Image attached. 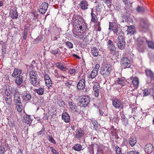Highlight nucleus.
Masks as SVG:
<instances>
[{
  "label": "nucleus",
  "mask_w": 154,
  "mask_h": 154,
  "mask_svg": "<svg viewBox=\"0 0 154 154\" xmlns=\"http://www.w3.org/2000/svg\"><path fill=\"white\" fill-rule=\"evenodd\" d=\"M72 20L74 21L73 26L75 31L81 33L86 30L87 28V25L81 16L77 14L74 15Z\"/></svg>",
  "instance_id": "obj_1"
},
{
  "label": "nucleus",
  "mask_w": 154,
  "mask_h": 154,
  "mask_svg": "<svg viewBox=\"0 0 154 154\" xmlns=\"http://www.w3.org/2000/svg\"><path fill=\"white\" fill-rule=\"evenodd\" d=\"M101 68L100 73L104 77L109 76L112 69L111 65L107 63H104Z\"/></svg>",
  "instance_id": "obj_2"
},
{
  "label": "nucleus",
  "mask_w": 154,
  "mask_h": 154,
  "mask_svg": "<svg viewBox=\"0 0 154 154\" xmlns=\"http://www.w3.org/2000/svg\"><path fill=\"white\" fill-rule=\"evenodd\" d=\"M10 94L13 95L14 103H20L21 101L20 95L18 90L17 88H11L10 90Z\"/></svg>",
  "instance_id": "obj_3"
},
{
  "label": "nucleus",
  "mask_w": 154,
  "mask_h": 154,
  "mask_svg": "<svg viewBox=\"0 0 154 154\" xmlns=\"http://www.w3.org/2000/svg\"><path fill=\"white\" fill-rule=\"evenodd\" d=\"M91 97L88 95H84L80 97V105L82 107H86L89 104Z\"/></svg>",
  "instance_id": "obj_4"
},
{
  "label": "nucleus",
  "mask_w": 154,
  "mask_h": 154,
  "mask_svg": "<svg viewBox=\"0 0 154 154\" xmlns=\"http://www.w3.org/2000/svg\"><path fill=\"white\" fill-rule=\"evenodd\" d=\"M37 74L33 71L32 70L30 71V82L34 86H36L38 84L37 82Z\"/></svg>",
  "instance_id": "obj_5"
},
{
  "label": "nucleus",
  "mask_w": 154,
  "mask_h": 154,
  "mask_svg": "<svg viewBox=\"0 0 154 154\" xmlns=\"http://www.w3.org/2000/svg\"><path fill=\"white\" fill-rule=\"evenodd\" d=\"M124 35L119 36L118 38L117 45L119 48L121 50L124 49L125 46V42L124 39Z\"/></svg>",
  "instance_id": "obj_6"
},
{
  "label": "nucleus",
  "mask_w": 154,
  "mask_h": 154,
  "mask_svg": "<svg viewBox=\"0 0 154 154\" xmlns=\"http://www.w3.org/2000/svg\"><path fill=\"white\" fill-rule=\"evenodd\" d=\"M112 105L116 109H121L123 108V104L121 100L117 98L112 100Z\"/></svg>",
  "instance_id": "obj_7"
},
{
  "label": "nucleus",
  "mask_w": 154,
  "mask_h": 154,
  "mask_svg": "<svg viewBox=\"0 0 154 154\" xmlns=\"http://www.w3.org/2000/svg\"><path fill=\"white\" fill-rule=\"evenodd\" d=\"M147 40L144 37L139 38L137 41V45L138 46V48L140 49L143 48L145 45L146 43Z\"/></svg>",
  "instance_id": "obj_8"
},
{
  "label": "nucleus",
  "mask_w": 154,
  "mask_h": 154,
  "mask_svg": "<svg viewBox=\"0 0 154 154\" xmlns=\"http://www.w3.org/2000/svg\"><path fill=\"white\" fill-rule=\"evenodd\" d=\"M123 65L126 68H131V62L126 57H123L121 60Z\"/></svg>",
  "instance_id": "obj_9"
},
{
  "label": "nucleus",
  "mask_w": 154,
  "mask_h": 154,
  "mask_svg": "<svg viewBox=\"0 0 154 154\" xmlns=\"http://www.w3.org/2000/svg\"><path fill=\"white\" fill-rule=\"evenodd\" d=\"M21 97L23 101H28L30 100L32 97L31 94L30 93H27L26 91H24L21 94Z\"/></svg>",
  "instance_id": "obj_10"
},
{
  "label": "nucleus",
  "mask_w": 154,
  "mask_h": 154,
  "mask_svg": "<svg viewBox=\"0 0 154 154\" xmlns=\"http://www.w3.org/2000/svg\"><path fill=\"white\" fill-rule=\"evenodd\" d=\"M48 7V4L45 2L42 4L41 8H39V12L42 14H45L47 10Z\"/></svg>",
  "instance_id": "obj_11"
},
{
  "label": "nucleus",
  "mask_w": 154,
  "mask_h": 154,
  "mask_svg": "<svg viewBox=\"0 0 154 154\" xmlns=\"http://www.w3.org/2000/svg\"><path fill=\"white\" fill-rule=\"evenodd\" d=\"M85 79H82L79 80L77 84V87L79 90H82L85 88Z\"/></svg>",
  "instance_id": "obj_12"
},
{
  "label": "nucleus",
  "mask_w": 154,
  "mask_h": 154,
  "mask_svg": "<svg viewBox=\"0 0 154 154\" xmlns=\"http://www.w3.org/2000/svg\"><path fill=\"white\" fill-rule=\"evenodd\" d=\"M79 8L82 10H85L88 8V2L86 0H83L79 4Z\"/></svg>",
  "instance_id": "obj_13"
},
{
  "label": "nucleus",
  "mask_w": 154,
  "mask_h": 154,
  "mask_svg": "<svg viewBox=\"0 0 154 154\" xmlns=\"http://www.w3.org/2000/svg\"><path fill=\"white\" fill-rule=\"evenodd\" d=\"M146 74L148 78L150 79L151 82L152 83V82H154V73L151 70L147 69L146 70Z\"/></svg>",
  "instance_id": "obj_14"
},
{
  "label": "nucleus",
  "mask_w": 154,
  "mask_h": 154,
  "mask_svg": "<svg viewBox=\"0 0 154 154\" xmlns=\"http://www.w3.org/2000/svg\"><path fill=\"white\" fill-rule=\"evenodd\" d=\"M84 134V131L81 128L77 129L75 131V137L78 139H80Z\"/></svg>",
  "instance_id": "obj_15"
},
{
  "label": "nucleus",
  "mask_w": 154,
  "mask_h": 154,
  "mask_svg": "<svg viewBox=\"0 0 154 154\" xmlns=\"http://www.w3.org/2000/svg\"><path fill=\"white\" fill-rule=\"evenodd\" d=\"M111 30L114 33V35H118L119 36H122L124 35V34L122 31L119 29L118 26L115 27L111 29Z\"/></svg>",
  "instance_id": "obj_16"
},
{
  "label": "nucleus",
  "mask_w": 154,
  "mask_h": 154,
  "mask_svg": "<svg viewBox=\"0 0 154 154\" xmlns=\"http://www.w3.org/2000/svg\"><path fill=\"white\" fill-rule=\"evenodd\" d=\"M70 109L72 111L75 112H79V110L77 108L75 104L72 101H69L68 103Z\"/></svg>",
  "instance_id": "obj_17"
},
{
  "label": "nucleus",
  "mask_w": 154,
  "mask_h": 154,
  "mask_svg": "<svg viewBox=\"0 0 154 154\" xmlns=\"http://www.w3.org/2000/svg\"><path fill=\"white\" fill-rule=\"evenodd\" d=\"M62 118L66 123L69 122L70 120V116L67 112H66L63 113Z\"/></svg>",
  "instance_id": "obj_18"
},
{
  "label": "nucleus",
  "mask_w": 154,
  "mask_h": 154,
  "mask_svg": "<svg viewBox=\"0 0 154 154\" xmlns=\"http://www.w3.org/2000/svg\"><path fill=\"white\" fill-rule=\"evenodd\" d=\"M145 151L147 153L151 152L153 150V146L151 143H148L145 146Z\"/></svg>",
  "instance_id": "obj_19"
},
{
  "label": "nucleus",
  "mask_w": 154,
  "mask_h": 154,
  "mask_svg": "<svg viewBox=\"0 0 154 154\" xmlns=\"http://www.w3.org/2000/svg\"><path fill=\"white\" fill-rule=\"evenodd\" d=\"M148 26L147 21L143 18L141 19L140 27L143 29H146Z\"/></svg>",
  "instance_id": "obj_20"
},
{
  "label": "nucleus",
  "mask_w": 154,
  "mask_h": 154,
  "mask_svg": "<svg viewBox=\"0 0 154 154\" xmlns=\"http://www.w3.org/2000/svg\"><path fill=\"white\" fill-rule=\"evenodd\" d=\"M10 15L13 19H16L18 17V13L17 10L15 8L11 9L10 11Z\"/></svg>",
  "instance_id": "obj_21"
},
{
  "label": "nucleus",
  "mask_w": 154,
  "mask_h": 154,
  "mask_svg": "<svg viewBox=\"0 0 154 154\" xmlns=\"http://www.w3.org/2000/svg\"><path fill=\"white\" fill-rule=\"evenodd\" d=\"M22 73V71L21 70L15 68L14 70L13 73L12 74V76L14 78H16L18 75H22L21 74Z\"/></svg>",
  "instance_id": "obj_22"
},
{
  "label": "nucleus",
  "mask_w": 154,
  "mask_h": 154,
  "mask_svg": "<svg viewBox=\"0 0 154 154\" xmlns=\"http://www.w3.org/2000/svg\"><path fill=\"white\" fill-rule=\"evenodd\" d=\"M15 80V82L17 85L21 84L23 81V77L22 75H18L17 77Z\"/></svg>",
  "instance_id": "obj_23"
},
{
  "label": "nucleus",
  "mask_w": 154,
  "mask_h": 154,
  "mask_svg": "<svg viewBox=\"0 0 154 154\" xmlns=\"http://www.w3.org/2000/svg\"><path fill=\"white\" fill-rule=\"evenodd\" d=\"M91 53L94 57H97L98 55L99 50L96 47H93L91 49Z\"/></svg>",
  "instance_id": "obj_24"
},
{
  "label": "nucleus",
  "mask_w": 154,
  "mask_h": 154,
  "mask_svg": "<svg viewBox=\"0 0 154 154\" xmlns=\"http://www.w3.org/2000/svg\"><path fill=\"white\" fill-rule=\"evenodd\" d=\"M56 65L57 68L61 70L66 71L67 70V68L64 66L61 63H57Z\"/></svg>",
  "instance_id": "obj_25"
},
{
  "label": "nucleus",
  "mask_w": 154,
  "mask_h": 154,
  "mask_svg": "<svg viewBox=\"0 0 154 154\" xmlns=\"http://www.w3.org/2000/svg\"><path fill=\"white\" fill-rule=\"evenodd\" d=\"M45 90L44 88L40 87L37 89H35L34 91L36 92L39 95H42L44 94Z\"/></svg>",
  "instance_id": "obj_26"
},
{
  "label": "nucleus",
  "mask_w": 154,
  "mask_h": 154,
  "mask_svg": "<svg viewBox=\"0 0 154 154\" xmlns=\"http://www.w3.org/2000/svg\"><path fill=\"white\" fill-rule=\"evenodd\" d=\"M132 83L135 88H137L138 87L139 84V81L138 78L137 77L134 78L132 79Z\"/></svg>",
  "instance_id": "obj_27"
},
{
  "label": "nucleus",
  "mask_w": 154,
  "mask_h": 154,
  "mask_svg": "<svg viewBox=\"0 0 154 154\" xmlns=\"http://www.w3.org/2000/svg\"><path fill=\"white\" fill-rule=\"evenodd\" d=\"M107 48L109 50L111 49V48H116L115 45L113 44V42L110 40H109L107 42Z\"/></svg>",
  "instance_id": "obj_28"
},
{
  "label": "nucleus",
  "mask_w": 154,
  "mask_h": 154,
  "mask_svg": "<svg viewBox=\"0 0 154 154\" xmlns=\"http://www.w3.org/2000/svg\"><path fill=\"white\" fill-rule=\"evenodd\" d=\"M24 119L25 122L28 124H31L32 121V120L31 119L30 116H29L26 115L24 116Z\"/></svg>",
  "instance_id": "obj_29"
},
{
  "label": "nucleus",
  "mask_w": 154,
  "mask_h": 154,
  "mask_svg": "<svg viewBox=\"0 0 154 154\" xmlns=\"http://www.w3.org/2000/svg\"><path fill=\"white\" fill-rule=\"evenodd\" d=\"M127 31L128 34H133L135 32L134 26H129L128 27Z\"/></svg>",
  "instance_id": "obj_30"
},
{
  "label": "nucleus",
  "mask_w": 154,
  "mask_h": 154,
  "mask_svg": "<svg viewBox=\"0 0 154 154\" xmlns=\"http://www.w3.org/2000/svg\"><path fill=\"white\" fill-rule=\"evenodd\" d=\"M15 104L16 105V108L17 111L19 112H21L23 109V106L21 101L20 102V103L19 102L15 103Z\"/></svg>",
  "instance_id": "obj_31"
},
{
  "label": "nucleus",
  "mask_w": 154,
  "mask_h": 154,
  "mask_svg": "<svg viewBox=\"0 0 154 154\" xmlns=\"http://www.w3.org/2000/svg\"><path fill=\"white\" fill-rule=\"evenodd\" d=\"M137 142L136 138H131L129 140V143L132 147L136 144Z\"/></svg>",
  "instance_id": "obj_32"
},
{
  "label": "nucleus",
  "mask_w": 154,
  "mask_h": 154,
  "mask_svg": "<svg viewBox=\"0 0 154 154\" xmlns=\"http://www.w3.org/2000/svg\"><path fill=\"white\" fill-rule=\"evenodd\" d=\"M82 146L80 144L77 143L75 145L73 148L75 151H79L82 150Z\"/></svg>",
  "instance_id": "obj_33"
},
{
  "label": "nucleus",
  "mask_w": 154,
  "mask_h": 154,
  "mask_svg": "<svg viewBox=\"0 0 154 154\" xmlns=\"http://www.w3.org/2000/svg\"><path fill=\"white\" fill-rule=\"evenodd\" d=\"M51 52L54 55L56 54L60 55L62 53L58 48L53 49L51 51Z\"/></svg>",
  "instance_id": "obj_34"
},
{
  "label": "nucleus",
  "mask_w": 154,
  "mask_h": 154,
  "mask_svg": "<svg viewBox=\"0 0 154 154\" xmlns=\"http://www.w3.org/2000/svg\"><path fill=\"white\" fill-rule=\"evenodd\" d=\"M4 98L6 102L8 105H11L12 103V98L10 96L9 97H7L6 96H4Z\"/></svg>",
  "instance_id": "obj_35"
},
{
  "label": "nucleus",
  "mask_w": 154,
  "mask_h": 154,
  "mask_svg": "<svg viewBox=\"0 0 154 154\" xmlns=\"http://www.w3.org/2000/svg\"><path fill=\"white\" fill-rule=\"evenodd\" d=\"M91 15L92 16V18L91 19V21L92 22L95 23L96 22L97 20V18L96 15L93 13V9H92V12L91 13Z\"/></svg>",
  "instance_id": "obj_36"
},
{
  "label": "nucleus",
  "mask_w": 154,
  "mask_h": 154,
  "mask_svg": "<svg viewBox=\"0 0 154 154\" xmlns=\"http://www.w3.org/2000/svg\"><path fill=\"white\" fill-rule=\"evenodd\" d=\"M94 144H91L88 147L89 152L90 154H94Z\"/></svg>",
  "instance_id": "obj_37"
},
{
  "label": "nucleus",
  "mask_w": 154,
  "mask_h": 154,
  "mask_svg": "<svg viewBox=\"0 0 154 154\" xmlns=\"http://www.w3.org/2000/svg\"><path fill=\"white\" fill-rule=\"evenodd\" d=\"M102 7L101 5H98L95 8L96 9V11L97 14H100V12L101 11V8Z\"/></svg>",
  "instance_id": "obj_38"
},
{
  "label": "nucleus",
  "mask_w": 154,
  "mask_h": 154,
  "mask_svg": "<svg viewBox=\"0 0 154 154\" xmlns=\"http://www.w3.org/2000/svg\"><path fill=\"white\" fill-rule=\"evenodd\" d=\"M98 72L97 71L93 70L91 72L90 76L91 79L94 78L97 75Z\"/></svg>",
  "instance_id": "obj_39"
},
{
  "label": "nucleus",
  "mask_w": 154,
  "mask_h": 154,
  "mask_svg": "<svg viewBox=\"0 0 154 154\" xmlns=\"http://www.w3.org/2000/svg\"><path fill=\"white\" fill-rule=\"evenodd\" d=\"M117 83L121 85H123L124 84V78H118V79L116 81Z\"/></svg>",
  "instance_id": "obj_40"
},
{
  "label": "nucleus",
  "mask_w": 154,
  "mask_h": 154,
  "mask_svg": "<svg viewBox=\"0 0 154 154\" xmlns=\"http://www.w3.org/2000/svg\"><path fill=\"white\" fill-rule=\"evenodd\" d=\"M116 48H111V49L109 50V53L111 54L114 56L115 55H117V54H118L117 52L116 51Z\"/></svg>",
  "instance_id": "obj_41"
},
{
  "label": "nucleus",
  "mask_w": 154,
  "mask_h": 154,
  "mask_svg": "<svg viewBox=\"0 0 154 154\" xmlns=\"http://www.w3.org/2000/svg\"><path fill=\"white\" fill-rule=\"evenodd\" d=\"M28 32V29L26 28H25L23 31V39H26Z\"/></svg>",
  "instance_id": "obj_42"
},
{
  "label": "nucleus",
  "mask_w": 154,
  "mask_h": 154,
  "mask_svg": "<svg viewBox=\"0 0 154 154\" xmlns=\"http://www.w3.org/2000/svg\"><path fill=\"white\" fill-rule=\"evenodd\" d=\"M137 10L138 12H143L145 11V9L143 7L139 6L137 8Z\"/></svg>",
  "instance_id": "obj_43"
},
{
  "label": "nucleus",
  "mask_w": 154,
  "mask_h": 154,
  "mask_svg": "<svg viewBox=\"0 0 154 154\" xmlns=\"http://www.w3.org/2000/svg\"><path fill=\"white\" fill-rule=\"evenodd\" d=\"M45 82L46 85L47 87L49 88L50 87L52 86V83L51 79H49L48 80L45 81Z\"/></svg>",
  "instance_id": "obj_44"
},
{
  "label": "nucleus",
  "mask_w": 154,
  "mask_h": 154,
  "mask_svg": "<svg viewBox=\"0 0 154 154\" xmlns=\"http://www.w3.org/2000/svg\"><path fill=\"white\" fill-rule=\"evenodd\" d=\"M146 43H147L148 46L149 48L153 49L154 48V43L151 41H147Z\"/></svg>",
  "instance_id": "obj_45"
},
{
  "label": "nucleus",
  "mask_w": 154,
  "mask_h": 154,
  "mask_svg": "<svg viewBox=\"0 0 154 154\" xmlns=\"http://www.w3.org/2000/svg\"><path fill=\"white\" fill-rule=\"evenodd\" d=\"M100 85L98 83L96 82H95L94 83V86H93V90L97 89H100Z\"/></svg>",
  "instance_id": "obj_46"
},
{
  "label": "nucleus",
  "mask_w": 154,
  "mask_h": 154,
  "mask_svg": "<svg viewBox=\"0 0 154 154\" xmlns=\"http://www.w3.org/2000/svg\"><path fill=\"white\" fill-rule=\"evenodd\" d=\"M65 45L69 48L71 49L73 48V45L71 42L67 41L66 42Z\"/></svg>",
  "instance_id": "obj_47"
},
{
  "label": "nucleus",
  "mask_w": 154,
  "mask_h": 154,
  "mask_svg": "<svg viewBox=\"0 0 154 154\" xmlns=\"http://www.w3.org/2000/svg\"><path fill=\"white\" fill-rule=\"evenodd\" d=\"M100 89L93 90V94L96 97H98L99 95Z\"/></svg>",
  "instance_id": "obj_48"
},
{
  "label": "nucleus",
  "mask_w": 154,
  "mask_h": 154,
  "mask_svg": "<svg viewBox=\"0 0 154 154\" xmlns=\"http://www.w3.org/2000/svg\"><path fill=\"white\" fill-rule=\"evenodd\" d=\"M48 139L51 142L55 144L56 143L55 140L53 138L51 135H49Z\"/></svg>",
  "instance_id": "obj_49"
},
{
  "label": "nucleus",
  "mask_w": 154,
  "mask_h": 154,
  "mask_svg": "<svg viewBox=\"0 0 154 154\" xmlns=\"http://www.w3.org/2000/svg\"><path fill=\"white\" fill-rule=\"evenodd\" d=\"M149 93L147 89H144L143 91V96H146L149 95Z\"/></svg>",
  "instance_id": "obj_50"
},
{
  "label": "nucleus",
  "mask_w": 154,
  "mask_h": 154,
  "mask_svg": "<svg viewBox=\"0 0 154 154\" xmlns=\"http://www.w3.org/2000/svg\"><path fill=\"white\" fill-rule=\"evenodd\" d=\"M115 25V24L114 23L109 22V29L110 31H111V29H112V28H113L115 27H116L117 26Z\"/></svg>",
  "instance_id": "obj_51"
},
{
  "label": "nucleus",
  "mask_w": 154,
  "mask_h": 154,
  "mask_svg": "<svg viewBox=\"0 0 154 154\" xmlns=\"http://www.w3.org/2000/svg\"><path fill=\"white\" fill-rule=\"evenodd\" d=\"M57 103L59 104V106L60 107L63 106L65 105L64 101H63L61 100H58L57 101Z\"/></svg>",
  "instance_id": "obj_52"
},
{
  "label": "nucleus",
  "mask_w": 154,
  "mask_h": 154,
  "mask_svg": "<svg viewBox=\"0 0 154 154\" xmlns=\"http://www.w3.org/2000/svg\"><path fill=\"white\" fill-rule=\"evenodd\" d=\"M75 73V70L74 69H69L68 73L70 74H74Z\"/></svg>",
  "instance_id": "obj_53"
},
{
  "label": "nucleus",
  "mask_w": 154,
  "mask_h": 154,
  "mask_svg": "<svg viewBox=\"0 0 154 154\" xmlns=\"http://www.w3.org/2000/svg\"><path fill=\"white\" fill-rule=\"evenodd\" d=\"M54 75L56 77L59 79V78H60V77H61V75H60V74H58V72L56 70H54Z\"/></svg>",
  "instance_id": "obj_54"
},
{
  "label": "nucleus",
  "mask_w": 154,
  "mask_h": 154,
  "mask_svg": "<svg viewBox=\"0 0 154 154\" xmlns=\"http://www.w3.org/2000/svg\"><path fill=\"white\" fill-rule=\"evenodd\" d=\"M45 128H43L40 131L37 132V134L38 135H39L42 134L43 133H44V132L45 131Z\"/></svg>",
  "instance_id": "obj_55"
},
{
  "label": "nucleus",
  "mask_w": 154,
  "mask_h": 154,
  "mask_svg": "<svg viewBox=\"0 0 154 154\" xmlns=\"http://www.w3.org/2000/svg\"><path fill=\"white\" fill-rule=\"evenodd\" d=\"M115 149L116 154L122 152L119 146H116Z\"/></svg>",
  "instance_id": "obj_56"
},
{
  "label": "nucleus",
  "mask_w": 154,
  "mask_h": 154,
  "mask_svg": "<svg viewBox=\"0 0 154 154\" xmlns=\"http://www.w3.org/2000/svg\"><path fill=\"white\" fill-rule=\"evenodd\" d=\"M100 67V65L98 64H97L95 65V67L93 69V70L97 71V72H98V69Z\"/></svg>",
  "instance_id": "obj_57"
},
{
  "label": "nucleus",
  "mask_w": 154,
  "mask_h": 154,
  "mask_svg": "<svg viewBox=\"0 0 154 154\" xmlns=\"http://www.w3.org/2000/svg\"><path fill=\"white\" fill-rule=\"evenodd\" d=\"M127 154H140L139 152L135 150L134 151H132L128 152Z\"/></svg>",
  "instance_id": "obj_58"
},
{
  "label": "nucleus",
  "mask_w": 154,
  "mask_h": 154,
  "mask_svg": "<svg viewBox=\"0 0 154 154\" xmlns=\"http://www.w3.org/2000/svg\"><path fill=\"white\" fill-rule=\"evenodd\" d=\"M44 79L45 81L51 79L49 76L47 74H46L44 76Z\"/></svg>",
  "instance_id": "obj_59"
},
{
  "label": "nucleus",
  "mask_w": 154,
  "mask_h": 154,
  "mask_svg": "<svg viewBox=\"0 0 154 154\" xmlns=\"http://www.w3.org/2000/svg\"><path fill=\"white\" fill-rule=\"evenodd\" d=\"M102 151L103 150L102 149H100L99 148L97 149V152L96 154H103L102 152Z\"/></svg>",
  "instance_id": "obj_60"
},
{
  "label": "nucleus",
  "mask_w": 154,
  "mask_h": 154,
  "mask_svg": "<svg viewBox=\"0 0 154 154\" xmlns=\"http://www.w3.org/2000/svg\"><path fill=\"white\" fill-rule=\"evenodd\" d=\"M65 84L66 86H67L68 85H71L72 84V83H71V81H66V82H65Z\"/></svg>",
  "instance_id": "obj_61"
},
{
  "label": "nucleus",
  "mask_w": 154,
  "mask_h": 154,
  "mask_svg": "<svg viewBox=\"0 0 154 154\" xmlns=\"http://www.w3.org/2000/svg\"><path fill=\"white\" fill-rule=\"evenodd\" d=\"M9 125L11 127L13 128L14 126V124L13 122H12V121H11V122L9 124Z\"/></svg>",
  "instance_id": "obj_62"
},
{
  "label": "nucleus",
  "mask_w": 154,
  "mask_h": 154,
  "mask_svg": "<svg viewBox=\"0 0 154 154\" xmlns=\"http://www.w3.org/2000/svg\"><path fill=\"white\" fill-rule=\"evenodd\" d=\"M42 39V37L41 36H39L36 39L37 41H41Z\"/></svg>",
  "instance_id": "obj_63"
},
{
  "label": "nucleus",
  "mask_w": 154,
  "mask_h": 154,
  "mask_svg": "<svg viewBox=\"0 0 154 154\" xmlns=\"http://www.w3.org/2000/svg\"><path fill=\"white\" fill-rule=\"evenodd\" d=\"M72 56L74 57H75L76 58L78 59H80V57L79 56L75 54H72Z\"/></svg>",
  "instance_id": "obj_64"
}]
</instances>
